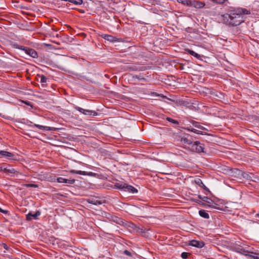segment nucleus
<instances>
[{
	"label": "nucleus",
	"mask_w": 259,
	"mask_h": 259,
	"mask_svg": "<svg viewBox=\"0 0 259 259\" xmlns=\"http://www.w3.org/2000/svg\"><path fill=\"white\" fill-rule=\"evenodd\" d=\"M74 108L84 115L90 116H96L97 115V113L95 111L84 109L76 106H74Z\"/></svg>",
	"instance_id": "obj_4"
},
{
	"label": "nucleus",
	"mask_w": 259,
	"mask_h": 259,
	"mask_svg": "<svg viewBox=\"0 0 259 259\" xmlns=\"http://www.w3.org/2000/svg\"><path fill=\"white\" fill-rule=\"evenodd\" d=\"M181 141L183 144L189 145L190 146L192 143L190 140L188 139V138L186 137L182 138Z\"/></svg>",
	"instance_id": "obj_19"
},
{
	"label": "nucleus",
	"mask_w": 259,
	"mask_h": 259,
	"mask_svg": "<svg viewBox=\"0 0 259 259\" xmlns=\"http://www.w3.org/2000/svg\"><path fill=\"white\" fill-rule=\"evenodd\" d=\"M192 124L196 127L197 128H198L199 129H201V130H205L206 128L201 126V125L199 124V123L195 121H192Z\"/></svg>",
	"instance_id": "obj_27"
},
{
	"label": "nucleus",
	"mask_w": 259,
	"mask_h": 259,
	"mask_svg": "<svg viewBox=\"0 0 259 259\" xmlns=\"http://www.w3.org/2000/svg\"><path fill=\"white\" fill-rule=\"evenodd\" d=\"M243 177H244V178H245L251 181V179L253 178V177H254V175L251 174H245V175H243Z\"/></svg>",
	"instance_id": "obj_31"
},
{
	"label": "nucleus",
	"mask_w": 259,
	"mask_h": 259,
	"mask_svg": "<svg viewBox=\"0 0 259 259\" xmlns=\"http://www.w3.org/2000/svg\"><path fill=\"white\" fill-rule=\"evenodd\" d=\"M110 220L119 225L122 223V219L115 215H111Z\"/></svg>",
	"instance_id": "obj_14"
},
{
	"label": "nucleus",
	"mask_w": 259,
	"mask_h": 259,
	"mask_svg": "<svg viewBox=\"0 0 259 259\" xmlns=\"http://www.w3.org/2000/svg\"><path fill=\"white\" fill-rule=\"evenodd\" d=\"M210 1L217 4H219V5H223L224 3H225V2L228 1V0H210Z\"/></svg>",
	"instance_id": "obj_28"
},
{
	"label": "nucleus",
	"mask_w": 259,
	"mask_h": 259,
	"mask_svg": "<svg viewBox=\"0 0 259 259\" xmlns=\"http://www.w3.org/2000/svg\"><path fill=\"white\" fill-rule=\"evenodd\" d=\"M91 203H93V204H96V203H93V202H92Z\"/></svg>",
	"instance_id": "obj_44"
},
{
	"label": "nucleus",
	"mask_w": 259,
	"mask_h": 259,
	"mask_svg": "<svg viewBox=\"0 0 259 259\" xmlns=\"http://www.w3.org/2000/svg\"><path fill=\"white\" fill-rule=\"evenodd\" d=\"M237 251L243 254L247 255V254L246 253L247 251L244 249H239V250Z\"/></svg>",
	"instance_id": "obj_36"
},
{
	"label": "nucleus",
	"mask_w": 259,
	"mask_h": 259,
	"mask_svg": "<svg viewBox=\"0 0 259 259\" xmlns=\"http://www.w3.org/2000/svg\"><path fill=\"white\" fill-rule=\"evenodd\" d=\"M40 215L39 211H36L35 213L29 212L26 215V220L30 221L32 219H37V217Z\"/></svg>",
	"instance_id": "obj_8"
},
{
	"label": "nucleus",
	"mask_w": 259,
	"mask_h": 259,
	"mask_svg": "<svg viewBox=\"0 0 259 259\" xmlns=\"http://www.w3.org/2000/svg\"><path fill=\"white\" fill-rule=\"evenodd\" d=\"M10 46L15 49H18L21 50H23L24 49V47L22 46L19 45L17 43L15 42H11Z\"/></svg>",
	"instance_id": "obj_15"
},
{
	"label": "nucleus",
	"mask_w": 259,
	"mask_h": 259,
	"mask_svg": "<svg viewBox=\"0 0 259 259\" xmlns=\"http://www.w3.org/2000/svg\"><path fill=\"white\" fill-rule=\"evenodd\" d=\"M251 14L250 10L244 8L233 9L228 13L221 15L219 17L220 22L231 26H238L245 21L244 15Z\"/></svg>",
	"instance_id": "obj_1"
},
{
	"label": "nucleus",
	"mask_w": 259,
	"mask_h": 259,
	"mask_svg": "<svg viewBox=\"0 0 259 259\" xmlns=\"http://www.w3.org/2000/svg\"><path fill=\"white\" fill-rule=\"evenodd\" d=\"M25 124L29 127H37L40 130H45V131L52 130V128L51 127L41 125H39V124H35V123L33 124L32 121H31L30 120H28L26 121Z\"/></svg>",
	"instance_id": "obj_3"
},
{
	"label": "nucleus",
	"mask_w": 259,
	"mask_h": 259,
	"mask_svg": "<svg viewBox=\"0 0 259 259\" xmlns=\"http://www.w3.org/2000/svg\"><path fill=\"white\" fill-rule=\"evenodd\" d=\"M251 181L254 182H258L259 181V178L254 176V177H253Z\"/></svg>",
	"instance_id": "obj_38"
},
{
	"label": "nucleus",
	"mask_w": 259,
	"mask_h": 259,
	"mask_svg": "<svg viewBox=\"0 0 259 259\" xmlns=\"http://www.w3.org/2000/svg\"><path fill=\"white\" fill-rule=\"evenodd\" d=\"M250 256H251L254 259H257L258 258L257 256H253V255H250Z\"/></svg>",
	"instance_id": "obj_43"
},
{
	"label": "nucleus",
	"mask_w": 259,
	"mask_h": 259,
	"mask_svg": "<svg viewBox=\"0 0 259 259\" xmlns=\"http://www.w3.org/2000/svg\"><path fill=\"white\" fill-rule=\"evenodd\" d=\"M257 215L259 217V214H257Z\"/></svg>",
	"instance_id": "obj_46"
},
{
	"label": "nucleus",
	"mask_w": 259,
	"mask_h": 259,
	"mask_svg": "<svg viewBox=\"0 0 259 259\" xmlns=\"http://www.w3.org/2000/svg\"><path fill=\"white\" fill-rule=\"evenodd\" d=\"M194 183L198 185V186L202 188L203 189L209 192L208 189L205 186V185L203 183L201 180L199 178H196L194 181Z\"/></svg>",
	"instance_id": "obj_11"
},
{
	"label": "nucleus",
	"mask_w": 259,
	"mask_h": 259,
	"mask_svg": "<svg viewBox=\"0 0 259 259\" xmlns=\"http://www.w3.org/2000/svg\"><path fill=\"white\" fill-rule=\"evenodd\" d=\"M132 77L133 80H135V79H138V80L141 81H145L146 80L145 78L141 75H133Z\"/></svg>",
	"instance_id": "obj_26"
},
{
	"label": "nucleus",
	"mask_w": 259,
	"mask_h": 259,
	"mask_svg": "<svg viewBox=\"0 0 259 259\" xmlns=\"http://www.w3.org/2000/svg\"><path fill=\"white\" fill-rule=\"evenodd\" d=\"M166 120L167 121H168L169 122H170L172 123H174V124H179V122L178 121L176 120H175V119H173L170 117H167L166 118Z\"/></svg>",
	"instance_id": "obj_33"
},
{
	"label": "nucleus",
	"mask_w": 259,
	"mask_h": 259,
	"mask_svg": "<svg viewBox=\"0 0 259 259\" xmlns=\"http://www.w3.org/2000/svg\"><path fill=\"white\" fill-rule=\"evenodd\" d=\"M64 2H69L76 5H80L82 4V0H61Z\"/></svg>",
	"instance_id": "obj_16"
},
{
	"label": "nucleus",
	"mask_w": 259,
	"mask_h": 259,
	"mask_svg": "<svg viewBox=\"0 0 259 259\" xmlns=\"http://www.w3.org/2000/svg\"><path fill=\"white\" fill-rule=\"evenodd\" d=\"M0 212H2L4 213H7V210H4L3 209H2L1 208H0Z\"/></svg>",
	"instance_id": "obj_40"
},
{
	"label": "nucleus",
	"mask_w": 259,
	"mask_h": 259,
	"mask_svg": "<svg viewBox=\"0 0 259 259\" xmlns=\"http://www.w3.org/2000/svg\"><path fill=\"white\" fill-rule=\"evenodd\" d=\"M199 215L205 219H208L209 218V214L207 212L205 211L204 210H200L199 211Z\"/></svg>",
	"instance_id": "obj_17"
},
{
	"label": "nucleus",
	"mask_w": 259,
	"mask_h": 259,
	"mask_svg": "<svg viewBox=\"0 0 259 259\" xmlns=\"http://www.w3.org/2000/svg\"><path fill=\"white\" fill-rule=\"evenodd\" d=\"M205 6V4L203 2H196V4L194 5L195 7L202 8Z\"/></svg>",
	"instance_id": "obj_30"
},
{
	"label": "nucleus",
	"mask_w": 259,
	"mask_h": 259,
	"mask_svg": "<svg viewBox=\"0 0 259 259\" xmlns=\"http://www.w3.org/2000/svg\"><path fill=\"white\" fill-rule=\"evenodd\" d=\"M126 184L123 182L118 183L116 184L115 186L119 189L125 190Z\"/></svg>",
	"instance_id": "obj_20"
},
{
	"label": "nucleus",
	"mask_w": 259,
	"mask_h": 259,
	"mask_svg": "<svg viewBox=\"0 0 259 259\" xmlns=\"http://www.w3.org/2000/svg\"><path fill=\"white\" fill-rule=\"evenodd\" d=\"M57 181L60 183H66V179H65L62 177H59V178H57Z\"/></svg>",
	"instance_id": "obj_32"
},
{
	"label": "nucleus",
	"mask_w": 259,
	"mask_h": 259,
	"mask_svg": "<svg viewBox=\"0 0 259 259\" xmlns=\"http://www.w3.org/2000/svg\"><path fill=\"white\" fill-rule=\"evenodd\" d=\"M179 3H181L184 5L191 6L192 5V2L189 0H178Z\"/></svg>",
	"instance_id": "obj_23"
},
{
	"label": "nucleus",
	"mask_w": 259,
	"mask_h": 259,
	"mask_svg": "<svg viewBox=\"0 0 259 259\" xmlns=\"http://www.w3.org/2000/svg\"><path fill=\"white\" fill-rule=\"evenodd\" d=\"M101 37L110 42H115L116 41V38L111 35L103 34L101 35Z\"/></svg>",
	"instance_id": "obj_12"
},
{
	"label": "nucleus",
	"mask_w": 259,
	"mask_h": 259,
	"mask_svg": "<svg viewBox=\"0 0 259 259\" xmlns=\"http://www.w3.org/2000/svg\"><path fill=\"white\" fill-rule=\"evenodd\" d=\"M6 170H5V172H8L10 174H15V173H18L17 171H16L14 168L13 167H11L10 166L9 167H5Z\"/></svg>",
	"instance_id": "obj_18"
},
{
	"label": "nucleus",
	"mask_w": 259,
	"mask_h": 259,
	"mask_svg": "<svg viewBox=\"0 0 259 259\" xmlns=\"http://www.w3.org/2000/svg\"><path fill=\"white\" fill-rule=\"evenodd\" d=\"M126 69L130 71H145L147 69L146 66H138L136 65H130L126 66Z\"/></svg>",
	"instance_id": "obj_7"
},
{
	"label": "nucleus",
	"mask_w": 259,
	"mask_h": 259,
	"mask_svg": "<svg viewBox=\"0 0 259 259\" xmlns=\"http://www.w3.org/2000/svg\"><path fill=\"white\" fill-rule=\"evenodd\" d=\"M5 170H6L5 167L0 166V171H3L5 172Z\"/></svg>",
	"instance_id": "obj_39"
},
{
	"label": "nucleus",
	"mask_w": 259,
	"mask_h": 259,
	"mask_svg": "<svg viewBox=\"0 0 259 259\" xmlns=\"http://www.w3.org/2000/svg\"><path fill=\"white\" fill-rule=\"evenodd\" d=\"M70 172L72 174H78V175H83V176L87 175V172H86L85 171L71 170L70 171Z\"/></svg>",
	"instance_id": "obj_22"
},
{
	"label": "nucleus",
	"mask_w": 259,
	"mask_h": 259,
	"mask_svg": "<svg viewBox=\"0 0 259 259\" xmlns=\"http://www.w3.org/2000/svg\"><path fill=\"white\" fill-rule=\"evenodd\" d=\"M124 191L129 192H132L133 193H137L138 192V190L135 187L131 185H128L127 184H126L125 189Z\"/></svg>",
	"instance_id": "obj_13"
},
{
	"label": "nucleus",
	"mask_w": 259,
	"mask_h": 259,
	"mask_svg": "<svg viewBox=\"0 0 259 259\" xmlns=\"http://www.w3.org/2000/svg\"><path fill=\"white\" fill-rule=\"evenodd\" d=\"M14 154L11 152L2 150L0 151V158H4L8 159H14Z\"/></svg>",
	"instance_id": "obj_5"
},
{
	"label": "nucleus",
	"mask_w": 259,
	"mask_h": 259,
	"mask_svg": "<svg viewBox=\"0 0 259 259\" xmlns=\"http://www.w3.org/2000/svg\"><path fill=\"white\" fill-rule=\"evenodd\" d=\"M74 183H75L74 179H66V183H67V184H73Z\"/></svg>",
	"instance_id": "obj_35"
},
{
	"label": "nucleus",
	"mask_w": 259,
	"mask_h": 259,
	"mask_svg": "<svg viewBox=\"0 0 259 259\" xmlns=\"http://www.w3.org/2000/svg\"><path fill=\"white\" fill-rule=\"evenodd\" d=\"M181 257L184 259H186L188 257V253L186 252H183L181 254Z\"/></svg>",
	"instance_id": "obj_34"
},
{
	"label": "nucleus",
	"mask_w": 259,
	"mask_h": 259,
	"mask_svg": "<svg viewBox=\"0 0 259 259\" xmlns=\"http://www.w3.org/2000/svg\"><path fill=\"white\" fill-rule=\"evenodd\" d=\"M191 151L196 153L204 152V145L199 141L192 142L189 147Z\"/></svg>",
	"instance_id": "obj_2"
},
{
	"label": "nucleus",
	"mask_w": 259,
	"mask_h": 259,
	"mask_svg": "<svg viewBox=\"0 0 259 259\" xmlns=\"http://www.w3.org/2000/svg\"><path fill=\"white\" fill-rule=\"evenodd\" d=\"M4 248H5L6 249H8V246L6 244H4Z\"/></svg>",
	"instance_id": "obj_42"
},
{
	"label": "nucleus",
	"mask_w": 259,
	"mask_h": 259,
	"mask_svg": "<svg viewBox=\"0 0 259 259\" xmlns=\"http://www.w3.org/2000/svg\"><path fill=\"white\" fill-rule=\"evenodd\" d=\"M24 186L27 188L31 187V188H38V186L37 184H24Z\"/></svg>",
	"instance_id": "obj_29"
},
{
	"label": "nucleus",
	"mask_w": 259,
	"mask_h": 259,
	"mask_svg": "<svg viewBox=\"0 0 259 259\" xmlns=\"http://www.w3.org/2000/svg\"><path fill=\"white\" fill-rule=\"evenodd\" d=\"M23 51L33 58H36L38 57L37 53L34 49L24 47V49Z\"/></svg>",
	"instance_id": "obj_6"
},
{
	"label": "nucleus",
	"mask_w": 259,
	"mask_h": 259,
	"mask_svg": "<svg viewBox=\"0 0 259 259\" xmlns=\"http://www.w3.org/2000/svg\"><path fill=\"white\" fill-rule=\"evenodd\" d=\"M203 201L206 203V206L210 207H212V208L214 207L215 203H214V202L213 201V200L211 199H210L206 196H203Z\"/></svg>",
	"instance_id": "obj_10"
},
{
	"label": "nucleus",
	"mask_w": 259,
	"mask_h": 259,
	"mask_svg": "<svg viewBox=\"0 0 259 259\" xmlns=\"http://www.w3.org/2000/svg\"><path fill=\"white\" fill-rule=\"evenodd\" d=\"M186 130L188 131H190L191 132L194 133L196 134H198V135H203V134L202 132L198 131L196 129L193 128L187 127V128H186Z\"/></svg>",
	"instance_id": "obj_21"
},
{
	"label": "nucleus",
	"mask_w": 259,
	"mask_h": 259,
	"mask_svg": "<svg viewBox=\"0 0 259 259\" xmlns=\"http://www.w3.org/2000/svg\"><path fill=\"white\" fill-rule=\"evenodd\" d=\"M189 245L197 248H202L204 246V243L202 241L193 240L190 241Z\"/></svg>",
	"instance_id": "obj_9"
},
{
	"label": "nucleus",
	"mask_w": 259,
	"mask_h": 259,
	"mask_svg": "<svg viewBox=\"0 0 259 259\" xmlns=\"http://www.w3.org/2000/svg\"><path fill=\"white\" fill-rule=\"evenodd\" d=\"M187 52H188V53L190 55H191L196 57L197 59H199L200 57V55L198 54L197 53H196V52H195L193 50H188Z\"/></svg>",
	"instance_id": "obj_25"
},
{
	"label": "nucleus",
	"mask_w": 259,
	"mask_h": 259,
	"mask_svg": "<svg viewBox=\"0 0 259 259\" xmlns=\"http://www.w3.org/2000/svg\"><path fill=\"white\" fill-rule=\"evenodd\" d=\"M198 203H200V201H196Z\"/></svg>",
	"instance_id": "obj_45"
},
{
	"label": "nucleus",
	"mask_w": 259,
	"mask_h": 259,
	"mask_svg": "<svg viewBox=\"0 0 259 259\" xmlns=\"http://www.w3.org/2000/svg\"><path fill=\"white\" fill-rule=\"evenodd\" d=\"M203 196H202L201 195H198V197L200 199H201L202 201H203Z\"/></svg>",
	"instance_id": "obj_41"
},
{
	"label": "nucleus",
	"mask_w": 259,
	"mask_h": 259,
	"mask_svg": "<svg viewBox=\"0 0 259 259\" xmlns=\"http://www.w3.org/2000/svg\"><path fill=\"white\" fill-rule=\"evenodd\" d=\"M123 253L124 254H125V255H127V256H132V253L127 250H125L124 251H123Z\"/></svg>",
	"instance_id": "obj_37"
},
{
	"label": "nucleus",
	"mask_w": 259,
	"mask_h": 259,
	"mask_svg": "<svg viewBox=\"0 0 259 259\" xmlns=\"http://www.w3.org/2000/svg\"><path fill=\"white\" fill-rule=\"evenodd\" d=\"M48 79V78L44 75H41L40 76V82L41 83L42 86H45L46 84Z\"/></svg>",
	"instance_id": "obj_24"
}]
</instances>
